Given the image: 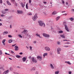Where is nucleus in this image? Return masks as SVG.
Returning <instances> with one entry per match:
<instances>
[{
	"mask_svg": "<svg viewBox=\"0 0 74 74\" xmlns=\"http://www.w3.org/2000/svg\"><path fill=\"white\" fill-rule=\"evenodd\" d=\"M59 71H58L55 72V74H59Z\"/></svg>",
	"mask_w": 74,
	"mask_h": 74,
	"instance_id": "b1692460",
	"label": "nucleus"
},
{
	"mask_svg": "<svg viewBox=\"0 0 74 74\" xmlns=\"http://www.w3.org/2000/svg\"><path fill=\"white\" fill-rule=\"evenodd\" d=\"M1 17H4V16H5L3 14H2L1 15Z\"/></svg>",
	"mask_w": 74,
	"mask_h": 74,
	"instance_id": "f704fd0d",
	"label": "nucleus"
},
{
	"mask_svg": "<svg viewBox=\"0 0 74 74\" xmlns=\"http://www.w3.org/2000/svg\"><path fill=\"white\" fill-rule=\"evenodd\" d=\"M9 72V70H8L7 71H5L3 73V74H7V73H8Z\"/></svg>",
	"mask_w": 74,
	"mask_h": 74,
	"instance_id": "9b49d317",
	"label": "nucleus"
},
{
	"mask_svg": "<svg viewBox=\"0 0 74 74\" xmlns=\"http://www.w3.org/2000/svg\"><path fill=\"white\" fill-rule=\"evenodd\" d=\"M27 32V31L25 29H24L23 31L21 32L22 33H23V34H26Z\"/></svg>",
	"mask_w": 74,
	"mask_h": 74,
	"instance_id": "423d86ee",
	"label": "nucleus"
},
{
	"mask_svg": "<svg viewBox=\"0 0 74 74\" xmlns=\"http://www.w3.org/2000/svg\"><path fill=\"white\" fill-rule=\"evenodd\" d=\"M64 26L65 27V29L66 31H67V32H69V29H68V27H67V26L66 25H65Z\"/></svg>",
	"mask_w": 74,
	"mask_h": 74,
	"instance_id": "0eeeda50",
	"label": "nucleus"
},
{
	"mask_svg": "<svg viewBox=\"0 0 74 74\" xmlns=\"http://www.w3.org/2000/svg\"><path fill=\"white\" fill-rule=\"evenodd\" d=\"M12 42V40H9V43H11Z\"/></svg>",
	"mask_w": 74,
	"mask_h": 74,
	"instance_id": "72a5a7b5",
	"label": "nucleus"
},
{
	"mask_svg": "<svg viewBox=\"0 0 74 74\" xmlns=\"http://www.w3.org/2000/svg\"><path fill=\"white\" fill-rule=\"evenodd\" d=\"M11 1L12 2V3H15V0H11Z\"/></svg>",
	"mask_w": 74,
	"mask_h": 74,
	"instance_id": "cd10ccee",
	"label": "nucleus"
},
{
	"mask_svg": "<svg viewBox=\"0 0 74 74\" xmlns=\"http://www.w3.org/2000/svg\"><path fill=\"white\" fill-rule=\"evenodd\" d=\"M38 23H39V26H42V24L43 23L41 21H38Z\"/></svg>",
	"mask_w": 74,
	"mask_h": 74,
	"instance_id": "20e7f679",
	"label": "nucleus"
},
{
	"mask_svg": "<svg viewBox=\"0 0 74 74\" xmlns=\"http://www.w3.org/2000/svg\"><path fill=\"white\" fill-rule=\"evenodd\" d=\"M69 19L71 21H73L74 19L73 18H69Z\"/></svg>",
	"mask_w": 74,
	"mask_h": 74,
	"instance_id": "393cba45",
	"label": "nucleus"
},
{
	"mask_svg": "<svg viewBox=\"0 0 74 74\" xmlns=\"http://www.w3.org/2000/svg\"><path fill=\"white\" fill-rule=\"evenodd\" d=\"M8 34V32H4L3 33V35H5V34Z\"/></svg>",
	"mask_w": 74,
	"mask_h": 74,
	"instance_id": "a211bd4d",
	"label": "nucleus"
},
{
	"mask_svg": "<svg viewBox=\"0 0 74 74\" xmlns=\"http://www.w3.org/2000/svg\"><path fill=\"white\" fill-rule=\"evenodd\" d=\"M68 64H70V65L71 64V63L70 62H68Z\"/></svg>",
	"mask_w": 74,
	"mask_h": 74,
	"instance_id": "e433bc0d",
	"label": "nucleus"
},
{
	"mask_svg": "<svg viewBox=\"0 0 74 74\" xmlns=\"http://www.w3.org/2000/svg\"><path fill=\"white\" fill-rule=\"evenodd\" d=\"M37 58L38 59H39V60H42V57L40 56H38L37 57Z\"/></svg>",
	"mask_w": 74,
	"mask_h": 74,
	"instance_id": "6e6552de",
	"label": "nucleus"
},
{
	"mask_svg": "<svg viewBox=\"0 0 74 74\" xmlns=\"http://www.w3.org/2000/svg\"><path fill=\"white\" fill-rule=\"evenodd\" d=\"M50 67L51 68V69H54V67L53 66V65H52V64H50Z\"/></svg>",
	"mask_w": 74,
	"mask_h": 74,
	"instance_id": "ddd939ff",
	"label": "nucleus"
},
{
	"mask_svg": "<svg viewBox=\"0 0 74 74\" xmlns=\"http://www.w3.org/2000/svg\"><path fill=\"white\" fill-rule=\"evenodd\" d=\"M1 12L3 14H5V12L4 11H2Z\"/></svg>",
	"mask_w": 74,
	"mask_h": 74,
	"instance_id": "a878e982",
	"label": "nucleus"
},
{
	"mask_svg": "<svg viewBox=\"0 0 74 74\" xmlns=\"http://www.w3.org/2000/svg\"><path fill=\"white\" fill-rule=\"evenodd\" d=\"M10 29H11L12 28V26H11V25H10Z\"/></svg>",
	"mask_w": 74,
	"mask_h": 74,
	"instance_id": "052dcab7",
	"label": "nucleus"
},
{
	"mask_svg": "<svg viewBox=\"0 0 74 74\" xmlns=\"http://www.w3.org/2000/svg\"><path fill=\"white\" fill-rule=\"evenodd\" d=\"M17 68H18V69H21V67H19V66H17Z\"/></svg>",
	"mask_w": 74,
	"mask_h": 74,
	"instance_id": "09e8293b",
	"label": "nucleus"
},
{
	"mask_svg": "<svg viewBox=\"0 0 74 74\" xmlns=\"http://www.w3.org/2000/svg\"><path fill=\"white\" fill-rule=\"evenodd\" d=\"M36 70V68L34 67L32 68L31 70V71H35Z\"/></svg>",
	"mask_w": 74,
	"mask_h": 74,
	"instance_id": "2eb2a0df",
	"label": "nucleus"
},
{
	"mask_svg": "<svg viewBox=\"0 0 74 74\" xmlns=\"http://www.w3.org/2000/svg\"><path fill=\"white\" fill-rule=\"evenodd\" d=\"M65 44H69V42H67L65 43Z\"/></svg>",
	"mask_w": 74,
	"mask_h": 74,
	"instance_id": "3c124183",
	"label": "nucleus"
},
{
	"mask_svg": "<svg viewBox=\"0 0 74 74\" xmlns=\"http://www.w3.org/2000/svg\"><path fill=\"white\" fill-rule=\"evenodd\" d=\"M37 18V14H36L35 16L33 17L32 19L34 21H36V19Z\"/></svg>",
	"mask_w": 74,
	"mask_h": 74,
	"instance_id": "f03ea898",
	"label": "nucleus"
},
{
	"mask_svg": "<svg viewBox=\"0 0 74 74\" xmlns=\"http://www.w3.org/2000/svg\"><path fill=\"white\" fill-rule=\"evenodd\" d=\"M17 14H22V13H23V12L22 11L17 10Z\"/></svg>",
	"mask_w": 74,
	"mask_h": 74,
	"instance_id": "1a4fd4ad",
	"label": "nucleus"
},
{
	"mask_svg": "<svg viewBox=\"0 0 74 74\" xmlns=\"http://www.w3.org/2000/svg\"><path fill=\"white\" fill-rule=\"evenodd\" d=\"M15 6H17V3H15Z\"/></svg>",
	"mask_w": 74,
	"mask_h": 74,
	"instance_id": "4d7b16f0",
	"label": "nucleus"
},
{
	"mask_svg": "<svg viewBox=\"0 0 74 74\" xmlns=\"http://www.w3.org/2000/svg\"><path fill=\"white\" fill-rule=\"evenodd\" d=\"M72 11H73V12H74V9H72Z\"/></svg>",
	"mask_w": 74,
	"mask_h": 74,
	"instance_id": "bf43d9fd",
	"label": "nucleus"
},
{
	"mask_svg": "<svg viewBox=\"0 0 74 74\" xmlns=\"http://www.w3.org/2000/svg\"><path fill=\"white\" fill-rule=\"evenodd\" d=\"M35 74H38V72L37 71H36V72H35Z\"/></svg>",
	"mask_w": 74,
	"mask_h": 74,
	"instance_id": "6e6d98bb",
	"label": "nucleus"
},
{
	"mask_svg": "<svg viewBox=\"0 0 74 74\" xmlns=\"http://www.w3.org/2000/svg\"><path fill=\"white\" fill-rule=\"evenodd\" d=\"M30 50H31V51H32V47L31 46H30Z\"/></svg>",
	"mask_w": 74,
	"mask_h": 74,
	"instance_id": "ea45409f",
	"label": "nucleus"
},
{
	"mask_svg": "<svg viewBox=\"0 0 74 74\" xmlns=\"http://www.w3.org/2000/svg\"><path fill=\"white\" fill-rule=\"evenodd\" d=\"M32 60L33 62H34V63H37V60L36 59H34V58H32Z\"/></svg>",
	"mask_w": 74,
	"mask_h": 74,
	"instance_id": "39448f33",
	"label": "nucleus"
},
{
	"mask_svg": "<svg viewBox=\"0 0 74 74\" xmlns=\"http://www.w3.org/2000/svg\"><path fill=\"white\" fill-rule=\"evenodd\" d=\"M29 15H32V14H31V13L29 14Z\"/></svg>",
	"mask_w": 74,
	"mask_h": 74,
	"instance_id": "13d9d810",
	"label": "nucleus"
},
{
	"mask_svg": "<svg viewBox=\"0 0 74 74\" xmlns=\"http://www.w3.org/2000/svg\"><path fill=\"white\" fill-rule=\"evenodd\" d=\"M6 3L8 5H11V3H10V2L8 1H7Z\"/></svg>",
	"mask_w": 74,
	"mask_h": 74,
	"instance_id": "4468645a",
	"label": "nucleus"
},
{
	"mask_svg": "<svg viewBox=\"0 0 74 74\" xmlns=\"http://www.w3.org/2000/svg\"><path fill=\"white\" fill-rule=\"evenodd\" d=\"M45 24H44L43 23L42 24V26H43L44 27H45Z\"/></svg>",
	"mask_w": 74,
	"mask_h": 74,
	"instance_id": "473e14b6",
	"label": "nucleus"
},
{
	"mask_svg": "<svg viewBox=\"0 0 74 74\" xmlns=\"http://www.w3.org/2000/svg\"><path fill=\"white\" fill-rule=\"evenodd\" d=\"M36 36H37V37H39V38H41V37L40 36V35L38 34L37 33L36 34Z\"/></svg>",
	"mask_w": 74,
	"mask_h": 74,
	"instance_id": "dca6fc26",
	"label": "nucleus"
},
{
	"mask_svg": "<svg viewBox=\"0 0 74 74\" xmlns=\"http://www.w3.org/2000/svg\"><path fill=\"white\" fill-rule=\"evenodd\" d=\"M58 33H63V31H60L58 32Z\"/></svg>",
	"mask_w": 74,
	"mask_h": 74,
	"instance_id": "c756f323",
	"label": "nucleus"
},
{
	"mask_svg": "<svg viewBox=\"0 0 74 74\" xmlns=\"http://www.w3.org/2000/svg\"><path fill=\"white\" fill-rule=\"evenodd\" d=\"M56 14H57V12H53L52 13V15H55Z\"/></svg>",
	"mask_w": 74,
	"mask_h": 74,
	"instance_id": "412c9836",
	"label": "nucleus"
},
{
	"mask_svg": "<svg viewBox=\"0 0 74 74\" xmlns=\"http://www.w3.org/2000/svg\"><path fill=\"white\" fill-rule=\"evenodd\" d=\"M2 43H3V44L4 45H5V43L2 42Z\"/></svg>",
	"mask_w": 74,
	"mask_h": 74,
	"instance_id": "680f3d73",
	"label": "nucleus"
},
{
	"mask_svg": "<svg viewBox=\"0 0 74 74\" xmlns=\"http://www.w3.org/2000/svg\"><path fill=\"white\" fill-rule=\"evenodd\" d=\"M69 74H71V72L70 71L69 72Z\"/></svg>",
	"mask_w": 74,
	"mask_h": 74,
	"instance_id": "8fccbe9b",
	"label": "nucleus"
},
{
	"mask_svg": "<svg viewBox=\"0 0 74 74\" xmlns=\"http://www.w3.org/2000/svg\"><path fill=\"white\" fill-rule=\"evenodd\" d=\"M57 45H60V42L58 41L57 42Z\"/></svg>",
	"mask_w": 74,
	"mask_h": 74,
	"instance_id": "4be33fe9",
	"label": "nucleus"
},
{
	"mask_svg": "<svg viewBox=\"0 0 74 74\" xmlns=\"http://www.w3.org/2000/svg\"><path fill=\"white\" fill-rule=\"evenodd\" d=\"M60 52L59 51H57V53H58V54H60V52Z\"/></svg>",
	"mask_w": 74,
	"mask_h": 74,
	"instance_id": "c03bdc74",
	"label": "nucleus"
},
{
	"mask_svg": "<svg viewBox=\"0 0 74 74\" xmlns=\"http://www.w3.org/2000/svg\"><path fill=\"white\" fill-rule=\"evenodd\" d=\"M59 18H60V17L58 16L56 18V20L57 21H58L59 19Z\"/></svg>",
	"mask_w": 74,
	"mask_h": 74,
	"instance_id": "aec40b11",
	"label": "nucleus"
},
{
	"mask_svg": "<svg viewBox=\"0 0 74 74\" xmlns=\"http://www.w3.org/2000/svg\"><path fill=\"white\" fill-rule=\"evenodd\" d=\"M45 50L46 51H50V48L49 47H45Z\"/></svg>",
	"mask_w": 74,
	"mask_h": 74,
	"instance_id": "7ed1b4c3",
	"label": "nucleus"
},
{
	"mask_svg": "<svg viewBox=\"0 0 74 74\" xmlns=\"http://www.w3.org/2000/svg\"><path fill=\"white\" fill-rule=\"evenodd\" d=\"M61 37H62V38H65V36H64V35H60Z\"/></svg>",
	"mask_w": 74,
	"mask_h": 74,
	"instance_id": "5701e85b",
	"label": "nucleus"
},
{
	"mask_svg": "<svg viewBox=\"0 0 74 74\" xmlns=\"http://www.w3.org/2000/svg\"><path fill=\"white\" fill-rule=\"evenodd\" d=\"M48 55V53H44L43 55V56H47V55Z\"/></svg>",
	"mask_w": 74,
	"mask_h": 74,
	"instance_id": "c85d7f7f",
	"label": "nucleus"
},
{
	"mask_svg": "<svg viewBox=\"0 0 74 74\" xmlns=\"http://www.w3.org/2000/svg\"><path fill=\"white\" fill-rule=\"evenodd\" d=\"M43 36L45 37H47V38H48L50 37L49 34L45 33L43 34Z\"/></svg>",
	"mask_w": 74,
	"mask_h": 74,
	"instance_id": "f257e3e1",
	"label": "nucleus"
},
{
	"mask_svg": "<svg viewBox=\"0 0 74 74\" xmlns=\"http://www.w3.org/2000/svg\"><path fill=\"white\" fill-rule=\"evenodd\" d=\"M3 54V52L1 51H0V55H2Z\"/></svg>",
	"mask_w": 74,
	"mask_h": 74,
	"instance_id": "a19ab883",
	"label": "nucleus"
},
{
	"mask_svg": "<svg viewBox=\"0 0 74 74\" xmlns=\"http://www.w3.org/2000/svg\"><path fill=\"white\" fill-rule=\"evenodd\" d=\"M28 3H27L26 5V8H27V9H28Z\"/></svg>",
	"mask_w": 74,
	"mask_h": 74,
	"instance_id": "bb28decb",
	"label": "nucleus"
},
{
	"mask_svg": "<svg viewBox=\"0 0 74 74\" xmlns=\"http://www.w3.org/2000/svg\"><path fill=\"white\" fill-rule=\"evenodd\" d=\"M22 54H23V53H22V52H21L20 53V55H22Z\"/></svg>",
	"mask_w": 74,
	"mask_h": 74,
	"instance_id": "5fc2aeb1",
	"label": "nucleus"
},
{
	"mask_svg": "<svg viewBox=\"0 0 74 74\" xmlns=\"http://www.w3.org/2000/svg\"><path fill=\"white\" fill-rule=\"evenodd\" d=\"M3 3L2 0H0V3Z\"/></svg>",
	"mask_w": 74,
	"mask_h": 74,
	"instance_id": "49530a36",
	"label": "nucleus"
},
{
	"mask_svg": "<svg viewBox=\"0 0 74 74\" xmlns=\"http://www.w3.org/2000/svg\"><path fill=\"white\" fill-rule=\"evenodd\" d=\"M65 12V11H64L62 12H61L62 13H63V12Z\"/></svg>",
	"mask_w": 74,
	"mask_h": 74,
	"instance_id": "e2e57ef3",
	"label": "nucleus"
},
{
	"mask_svg": "<svg viewBox=\"0 0 74 74\" xmlns=\"http://www.w3.org/2000/svg\"><path fill=\"white\" fill-rule=\"evenodd\" d=\"M64 41H67V40H63Z\"/></svg>",
	"mask_w": 74,
	"mask_h": 74,
	"instance_id": "338daca9",
	"label": "nucleus"
},
{
	"mask_svg": "<svg viewBox=\"0 0 74 74\" xmlns=\"http://www.w3.org/2000/svg\"><path fill=\"white\" fill-rule=\"evenodd\" d=\"M6 41V40L5 39H4L3 41H2V42H4L5 41Z\"/></svg>",
	"mask_w": 74,
	"mask_h": 74,
	"instance_id": "c9c22d12",
	"label": "nucleus"
},
{
	"mask_svg": "<svg viewBox=\"0 0 74 74\" xmlns=\"http://www.w3.org/2000/svg\"><path fill=\"white\" fill-rule=\"evenodd\" d=\"M14 48H15V51H18V47L17 46H16L14 47Z\"/></svg>",
	"mask_w": 74,
	"mask_h": 74,
	"instance_id": "9d476101",
	"label": "nucleus"
},
{
	"mask_svg": "<svg viewBox=\"0 0 74 74\" xmlns=\"http://www.w3.org/2000/svg\"><path fill=\"white\" fill-rule=\"evenodd\" d=\"M66 4L67 5H68V3L67 2H66Z\"/></svg>",
	"mask_w": 74,
	"mask_h": 74,
	"instance_id": "774afa93",
	"label": "nucleus"
},
{
	"mask_svg": "<svg viewBox=\"0 0 74 74\" xmlns=\"http://www.w3.org/2000/svg\"><path fill=\"white\" fill-rule=\"evenodd\" d=\"M34 43H35V44H36V41H35L34 42Z\"/></svg>",
	"mask_w": 74,
	"mask_h": 74,
	"instance_id": "69168bd1",
	"label": "nucleus"
},
{
	"mask_svg": "<svg viewBox=\"0 0 74 74\" xmlns=\"http://www.w3.org/2000/svg\"><path fill=\"white\" fill-rule=\"evenodd\" d=\"M8 37H12V36H11V35H9L8 36Z\"/></svg>",
	"mask_w": 74,
	"mask_h": 74,
	"instance_id": "a18cd8bd",
	"label": "nucleus"
},
{
	"mask_svg": "<svg viewBox=\"0 0 74 74\" xmlns=\"http://www.w3.org/2000/svg\"><path fill=\"white\" fill-rule=\"evenodd\" d=\"M57 51H61V49L60 47H58L57 49Z\"/></svg>",
	"mask_w": 74,
	"mask_h": 74,
	"instance_id": "f3484780",
	"label": "nucleus"
},
{
	"mask_svg": "<svg viewBox=\"0 0 74 74\" xmlns=\"http://www.w3.org/2000/svg\"><path fill=\"white\" fill-rule=\"evenodd\" d=\"M16 58H19L21 57V56H18V55H16Z\"/></svg>",
	"mask_w": 74,
	"mask_h": 74,
	"instance_id": "2f4dec72",
	"label": "nucleus"
},
{
	"mask_svg": "<svg viewBox=\"0 0 74 74\" xmlns=\"http://www.w3.org/2000/svg\"><path fill=\"white\" fill-rule=\"evenodd\" d=\"M64 47H65V48H67L69 47V46H64Z\"/></svg>",
	"mask_w": 74,
	"mask_h": 74,
	"instance_id": "79ce46f5",
	"label": "nucleus"
},
{
	"mask_svg": "<svg viewBox=\"0 0 74 74\" xmlns=\"http://www.w3.org/2000/svg\"><path fill=\"white\" fill-rule=\"evenodd\" d=\"M29 3H32V1H31V0H29Z\"/></svg>",
	"mask_w": 74,
	"mask_h": 74,
	"instance_id": "37998d69",
	"label": "nucleus"
},
{
	"mask_svg": "<svg viewBox=\"0 0 74 74\" xmlns=\"http://www.w3.org/2000/svg\"><path fill=\"white\" fill-rule=\"evenodd\" d=\"M44 4H46L47 3V2H44Z\"/></svg>",
	"mask_w": 74,
	"mask_h": 74,
	"instance_id": "0e129e2a",
	"label": "nucleus"
},
{
	"mask_svg": "<svg viewBox=\"0 0 74 74\" xmlns=\"http://www.w3.org/2000/svg\"><path fill=\"white\" fill-rule=\"evenodd\" d=\"M11 53H12L13 54H14V51H11Z\"/></svg>",
	"mask_w": 74,
	"mask_h": 74,
	"instance_id": "4c0bfd02",
	"label": "nucleus"
},
{
	"mask_svg": "<svg viewBox=\"0 0 74 74\" xmlns=\"http://www.w3.org/2000/svg\"><path fill=\"white\" fill-rule=\"evenodd\" d=\"M18 37H20V38H22V36L21 35L19 34L18 35Z\"/></svg>",
	"mask_w": 74,
	"mask_h": 74,
	"instance_id": "7c9ffc66",
	"label": "nucleus"
},
{
	"mask_svg": "<svg viewBox=\"0 0 74 74\" xmlns=\"http://www.w3.org/2000/svg\"><path fill=\"white\" fill-rule=\"evenodd\" d=\"M62 1L63 4H64V1H63V0H62Z\"/></svg>",
	"mask_w": 74,
	"mask_h": 74,
	"instance_id": "de8ad7c7",
	"label": "nucleus"
},
{
	"mask_svg": "<svg viewBox=\"0 0 74 74\" xmlns=\"http://www.w3.org/2000/svg\"><path fill=\"white\" fill-rule=\"evenodd\" d=\"M5 11H8L9 10L8 9H5Z\"/></svg>",
	"mask_w": 74,
	"mask_h": 74,
	"instance_id": "58836bf2",
	"label": "nucleus"
},
{
	"mask_svg": "<svg viewBox=\"0 0 74 74\" xmlns=\"http://www.w3.org/2000/svg\"><path fill=\"white\" fill-rule=\"evenodd\" d=\"M63 15H65V16H66V15H67V14L66 13H65V14H63Z\"/></svg>",
	"mask_w": 74,
	"mask_h": 74,
	"instance_id": "603ef678",
	"label": "nucleus"
},
{
	"mask_svg": "<svg viewBox=\"0 0 74 74\" xmlns=\"http://www.w3.org/2000/svg\"><path fill=\"white\" fill-rule=\"evenodd\" d=\"M26 58L25 57H24L23 58V62H25V61H26Z\"/></svg>",
	"mask_w": 74,
	"mask_h": 74,
	"instance_id": "6ab92c4d",
	"label": "nucleus"
},
{
	"mask_svg": "<svg viewBox=\"0 0 74 74\" xmlns=\"http://www.w3.org/2000/svg\"><path fill=\"white\" fill-rule=\"evenodd\" d=\"M5 55H10L9 54L7 53H5Z\"/></svg>",
	"mask_w": 74,
	"mask_h": 74,
	"instance_id": "864d4df0",
	"label": "nucleus"
},
{
	"mask_svg": "<svg viewBox=\"0 0 74 74\" xmlns=\"http://www.w3.org/2000/svg\"><path fill=\"white\" fill-rule=\"evenodd\" d=\"M21 5L22 7H23V8L24 7H25V5L24 4H23V3H21Z\"/></svg>",
	"mask_w": 74,
	"mask_h": 74,
	"instance_id": "f8f14e48",
	"label": "nucleus"
}]
</instances>
